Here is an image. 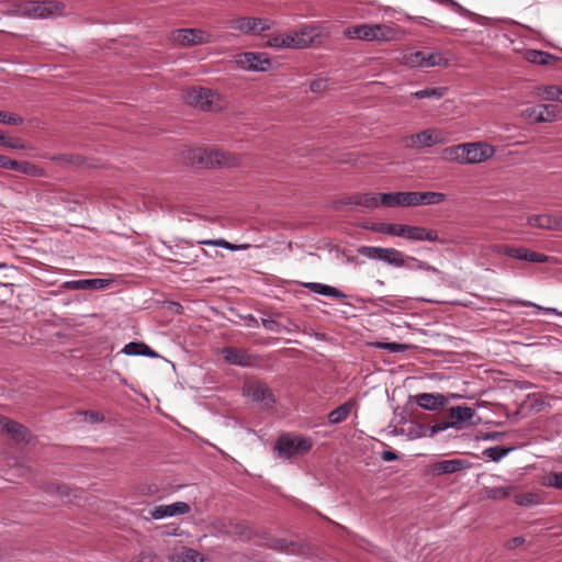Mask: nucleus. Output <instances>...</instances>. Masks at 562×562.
Here are the masks:
<instances>
[{
  "label": "nucleus",
  "mask_w": 562,
  "mask_h": 562,
  "mask_svg": "<svg viewBox=\"0 0 562 562\" xmlns=\"http://www.w3.org/2000/svg\"><path fill=\"white\" fill-rule=\"evenodd\" d=\"M0 145H3L11 149H23L24 148L23 142L18 137L3 136V140H1Z\"/></svg>",
  "instance_id": "nucleus-50"
},
{
  "label": "nucleus",
  "mask_w": 562,
  "mask_h": 562,
  "mask_svg": "<svg viewBox=\"0 0 562 562\" xmlns=\"http://www.w3.org/2000/svg\"><path fill=\"white\" fill-rule=\"evenodd\" d=\"M404 16L407 21H414L416 22L417 24L422 25V26H425V27H428V26H431V25H435L436 22L426 18V16H422V15H411L408 13H404Z\"/></svg>",
  "instance_id": "nucleus-49"
},
{
  "label": "nucleus",
  "mask_w": 562,
  "mask_h": 562,
  "mask_svg": "<svg viewBox=\"0 0 562 562\" xmlns=\"http://www.w3.org/2000/svg\"><path fill=\"white\" fill-rule=\"evenodd\" d=\"M0 426L2 427L3 430H5L7 434H9L12 437L13 440L18 442L26 441L29 439L27 429L16 422L10 420L7 417L1 416Z\"/></svg>",
  "instance_id": "nucleus-22"
},
{
  "label": "nucleus",
  "mask_w": 562,
  "mask_h": 562,
  "mask_svg": "<svg viewBox=\"0 0 562 562\" xmlns=\"http://www.w3.org/2000/svg\"><path fill=\"white\" fill-rule=\"evenodd\" d=\"M405 260H406V265H404V268H406L408 270H425V271H429L432 273H440V271L436 267L430 266L426 261H422L417 258L409 257V256H406Z\"/></svg>",
  "instance_id": "nucleus-34"
},
{
  "label": "nucleus",
  "mask_w": 562,
  "mask_h": 562,
  "mask_svg": "<svg viewBox=\"0 0 562 562\" xmlns=\"http://www.w3.org/2000/svg\"><path fill=\"white\" fill-rule=\"evenodd\" d=\"M525 543V538L524 537H515V538H512L509 539L507 542H506V548L509 549V550H513L519 546H522Z\"/></svg>",
  "instance_id": "nucleus-56"
},
{
  "label": "nucleus",
  "mask_w": 562,
  "mask_h": 562,
  "mask_svg": "<svg viewBox=\"0 0 562 562\" xmlns=\"http://www.w3.org/2000/svg\"><path fill=\"white\" fill-rule=\"evenodd\" d=\"M330 34L323 23H307L297 30L267 35L266 45L278 49H301L321 44Z\"/></svg>",
  "instance_id": "nucleus-1"
},
{
  "label": "nucleus",
  "mask_w": 562,
  "mask_h": 562,
  "mask_svg": "<svg viewBox=\"0 0 562 562\" xmlns=\"http://www.w3.org/2000/svg\"><path fill=\"white\" fill-rule=\"evenodd\" d=\"M548 485L562 490V472L552 473L547 479Z\"/></svg>",
  "instance_id": "nucleus-52"
},
{
  "label": "nucleus",
  "mask_w": 562,
  "mask_h": 562,
  "mask_svg": "<svg viewBox=\"0 0 562 562\" xmlns=\"http://www.w3.org/2000/svg\"><path fill=\"white\" fill-rule=\"evenodd\" d=\"M495 154V147L482 142L465 143V165H475L488 160Z\"/></svg>",
  "instance_id": "nucleus-13"
},
{
  "label": "nucleus",
  "mask_w": 562,
  "mask_h": 562,
  "mask_svg": "<svg viewBox=\"0 0 562 562\" xmlns=\"http://www.w3.org/2000/svg\"><path fill=\"white\" fill-rule=\"evenodd\" d=\"M406 239L414 241H439L438 233L435 229H429L423 226H411L407 228Z\"/></svg>",
  "instance_id": "nucleus-24"
},
{
  "label": "nucleus",
  "mask_w": 562,
  "mask_h": 562,
  "mask_svg": "<svg viewBox=\"0 0 562 562\" xmlns=\"http://www.w3.org/2000/svg\"><path fill=\"white\" fill-rule=\"evenodd\" d=\"M173 43L182 46H193L212 42V36L200 29H181L171 34Z\"/></svg>",
  "instance_id": "nucleus-10"
},
{
  "label": "nucleus",
  "mask_w": 562,
  "mask_h": 562,
  "mask_svg": "<svg viewBox=\"0 0 562 562\" xmlns=\"http://www.w3.org/2000/svg\"><path fill=\"white\" fill-rule=\"evenodd\" d=\"M224 360L231 364L239 367H250L252 364L251 357L245 351L235 348H223L221 351Z\"/></svg>",
  "instance_id": "nucleus-23"
},
{
  "label": "nucleus",
  "mask_w": 562,
  "mask_h": 562,
  "mask_svg": "<svg viewBox=\"0 0 562 562\" xmlns=\"http://www.w3.org/2000/svg\"><path fill=\"white\" fill-rule=\"evenodd\" d=\"M382 460L386 461V462H391V461H394L397 459V456L395 452L393 451H390V450H385L382 452V456H381Z\"/></svg>",
  "instance_id": "nucleus-59"
},
{
  "label": "nucleus",
  "mask_w": 562,
  "mask_h": 562,
  "mask_svg": "<svg viewBox=\"0 0 562 562\" xmlns=\"http://www.w3.org/2000/svg\"><path fill=\"white\" fill-rule=\"evenodd\" d=\"M143 355L142 356H146V357H150V358H156L158 357L157 352L154 351L153 349H150L146 344L143 342Z\"/></svg>",
  "instance_id": "nucleus-60"
},
{
  "label": "nucleus",
  "mask_w": 562,
  "mask_h": 562,
  "mask_svg": "<svg viewBox=\"0 0 562 562\" xmlns=\"http://www.w3.org/2000/svg\"><path fill=\"white\" fill-rule=\"evenodd\" d=\"M244 394L254 402L260 404L263 408H271L274 404V397L270 389L261 382H247L244 385Z\"/></svg>",
  "instance_id": "nucleus-12"
},
{
  "label": "nucleus",
  "mask_w": 562,
  "mask_h": 562,
  "mask_svg": "<svg viewBox=\"0 0 562 562\" xmlns=\"http://www.w3.org/2000/svg\"><path fill=\"white\" fill-rule=\"evenodd\" d=\"M441 133L435 130H425L417 134L411 135L407 139V146L411 147H430L435 144L442 143Z\"/></svg>",
  "instance_id": "nucleus-17"
},
{
  "label": "nucleus",
  "mask_w": 562,
  "mask_h": 562,
  "mask_svg": "<svg viewBox=\"0 0 562 562\" xmlns=\"http://www.w3.org/2000/svg\"><path fill=\"white\" fill-rule=\"evenodd\" d=\"M376 347L392 353L404 352L408 349L407 345L398 342H378Z\"/></svg>",
  "instance_id": "nucleus-44"
},
{
  "label": "nucleus",
  "mask_w": 562,
  "mask_h": 562,
  "mask_svg": "<svg viewBox=\"0 0 562 562\" xmlns=\"http://www.w3.org/2000/svg\"><path fill=\"white\" fill-rule=\"evenodd\" d=\"M273 22L269 19L255 16H239L228 21V26L244 35L259 36L269 31Z\"/></svg>",
  "instance_id": "nucleus-7"
},
{
  "label": "nucleus",
  "mask_w": 562,
  "mask_h": 562,
  "mask_svg": "<svg viewBox=\"0 0 562 562\" xmlns=\"http://www.w3.org/2000/svg\"><path fill=\"white\" fill-rule=\"evenodd\" d=\"M448 66V60L439 52L426 53L425 67Z\"/></svg>",
  "instance_id": "nucleus-41"
},
{
  "label": "nucleus",
  "mask_w": 562,
  "mask_h": 562,
  "mask_svg": "<svg viewBox=\"0 0 562 562\" xmlns=\"http://www.w3.org/2000/svg\"><path fill=\"white\" fill-rule=\"evenodd\" d=\"M490 250L499 256H506L509 258H514L517 260H524L528 262H539L544 263L548 262V256L531 251L525 247H513L505 244H495L490 246Z\"/></svg>",
  "instance_id": "nucleus-8"
},
{
  "label": "nucleus",
  "mask_w": 562,
  "mask_h": 562,
  "mask_svg": "<svg viewBox=\"0 0 562 562\" xmlns=\"http://www.w3.org/2000/svg\"><path fill=\"white\" fill-rule=\"evenodd\" d=\"M426 53L417 50L404 56L405 64L411 67H425Z\"/></svg>",
  "instance_id": "nucleus-40"
},
{
  "label": "nucleus",
  "mask_w": 562,
  "mask_h": 562,
  "mask_svg": "<svg viewBox=\"0 0 562 562\" xmlns=\"http://www.w3.org/2000/svg\"><path fill=\"white\" fill-rule=\"evenodd\" d=\"M371 5L379 7L385 15H394L395 13H402V10L390 7V5H381L375 1H369Z\"/></svg>",
  "instance_id": "nucleus-54"
},
{
  "label": "nucleus",
  "mask_w": 562,
  "mask_h": 562,
  "mask_svg": "<svg viewBox=\"0 0 562 562\" xmlns=\"http://www.w3.org/2000/svg\"><path fill=\"white\" fill-rule=\"evenodd\" d=\"M111 279H80L66 281L63 284L67 290H102L111 284Z\"/></svg>",
  "instance_id": "nucleus-20"
},
{
  "label": "nucleus",
  "mask_w": 562,
  "mask_h": 562,
  "mask_svg": "<svg viewBox=\"0 0 562 562\" xmlns=\"http://www.w3.org/2000/svg\"><path fill=\"white\" fill-rule=\"evenodd\" d=\"M9 170H15L24 175L36 176L38 175V168L29 161H18L10 159L8 165Z\"/></svg>",
  "instance_id": "nucleus-33"
},
{
  "label": "nucleus",
  "mask_w": 562,
  "mask_h": 562,
  "mask_svg": "<svg viewBox=\"0 0 562 562\" xmlns=\"http://www.w3.org/2000/svg\"><path fill=\"white\" fill-rule=\"evenodd\" d=\"M65 7L56 1H23L15 5L16 15L31 19H47L64 14Z\"/></svg>",
  "instance_id": "nucleus-3"
},
{
  "label": "nucleus",
  "mask_w": 562,
  "mask_h": 562,
  "mask_svg": "<svg viewBox=\"0 0 562 562\" xmlns=\"http://www.w3.org/2000/svg\"><path fill=\"white\" fill-rule=\"evenodd\" d=\"M516 303L524 305V306H532V307L537 308L538 311H542L547 314H554V315L562 316V312L558 311L554 307H543V306L532 303L530 301H524V300H517Z\"/></svg>",
  "instance_id": "nucleus-47"
},
{
  "label": "nucleus",
  "mask_w": 562,
  "mask_h": 562,
  "mask_svg": "<svg viewBox=\"0 0 562 562\" xmlns=\"http://www.w3.org/2000/svg\"><path fill=\"white\" fill-rule=\"evenodd\" d=\"M143 348V342L132 341L124 346L122 352L127 356H142L144 353Z\"/></svg>",
  "instance_id": "nucleus-45"
},
{
  "label": "nucleus",
  "mask_w": 562,
  "mask_h": 562,
  "mask_svg": "<svg viewBox=\"0 0 562 562\" xmlns=\"http://www.w3.org/2000/svg\"><path fill=\"white\" fill-rule=\"evenodd\" d=\"M81 415L91 423H98L102 419L99 413L92 411L82 412Z\"/></svg>",
  "instance_id": "nucleus-57"
},
{
  "label": "nucleus",
  "mask_w": 562,
  "mask_h": 562,
  "mask_svg": "<svg viewBox=\"0 0 562 562\" xmlns=\"http://www.w3.org/2000/svg\"><path fill=\"white\" fill-rule=\"evenodd\" d=\"M415 403L425 411L436 412L448 404V398L439 393H420L415 395Z\"/></svg>",
  "instance_id": "nucleus-18"
},
{
  "label": "nucleus",
  "mask_w": 562,
  "mask_h": 562,
  "mask_svg": "<svg viewBox=\"0 0 562 562\" xmlns=\"http://www.w3.org/2000/svg\"><path fill=\"white\" fill-rule=\"evenodd\" d=\"M449 32L453 35H463L467 30L465 29H449Z\"/></svg>",
  "instance_id": "nucleus-64"
},
{
  "label": "nucleus",
  "mask_w": 562,
  "mask_h": 562,
  "mask_svg": "<svg viewBox=\"0 0 562 562\" xmlns=\"http://www.w3.org/2000/svg\"><path fill=\"white\" fill-rule=\"evenodd\" d=\"M559 108L553 104H538L521 111L520 116L531 123L553 122L559 114Z\"/></svg>",
  "instance_id": "nucleus-11"
},
{
  "label": "nucleus",
  "mask_w": 562,
  "mask_h": 562,
  "mask_svg": "<svg viewBox=\"0 0 562 562\" xmlns=\"http://www.w3.org/2000/svg\"><path fill=\"white\" fill-rule=\"evenodd\" d=\"M202 161L204 159L201 157ZM206 165L218 166V167H231L233 162L229 161L227 155L223 151H211L209 155V159L205 160Z\"/></svg>",
  "instance_id": "nucleus-35"
},
{
  "label": "nucleus",
  "mask_w": 562,
  "mask_h": 562,
  "mask_svg": "<svg viewBox=\"0 0 562 562\" xmlns=\"http://www.w3.org/2000/svg\"><path fill=\"white\" fill-rule=\"evenodd\" d=\"M191 507L186 502H176L167 505H158L155 506L150 510V516L153 519L159 520L167 517H173L179 515H184L190 512Z\"/></svg>",
  "instance_id": "nucleus-16"
},
{
  "label": "nucleus",
  "mask_w": 562,
  "mask_h": 562,
  "mask_svg": "<svg viewBox=\"0 0 562 562\" xmlns=\"http://www.w3.org/2000/svg\"><path fill=\"white\" fill-rule=\"evenodd\" d=\"M170 562H203V558L195 550L180 547L169 554Z\"/></svg>",
  "instance_id": "nucleus-25"
},
{
  "label": "nucleus",
  "mask_w": 562,
  "mask_h": 562,
  "mask_svg": "<svg viewBox=\"0 0 562 562\" xmlns=\"http://www.w3.org/2000/svg\"><path fill=\"white\" fill-rule=\"evenodd\" d=\"M396 224L389 223L386 227V235L395 236Z\"/></svg>",
  "instance_id": "nucleus-61"
},
{
  "label": "nucleus",
  "mask_w": 562,
  "mask_h": 562,
  "mask_svg": "<svg viewBox=\"0 0 562 562\" xmlns=\"http://www.w3.org/2000/svg\"><path fill=\"white\" fill-rule=\"evenodd\" d=\"M9 161H10V158L0 155V167L1 168L8 169Z\"/></svg>",
  "instance_id": "nucleus-62"
},
{
  "label": "nucleus",
  "mask_w": 562,
  "mask_h": 562,
  "mask_svg": "<svg viewBox=\"0 0 562 562\" xmlns=\"http://www.w3.org/2000/svg\"><path fill=\"white\" fill-rule=\"evenodd\" d=\"M447 89L446 88H426L423 90H418L414 92L412 95L417 99H425V98H434V99H440L445 95Z\"/></svg>",
  "instance_id": "nucleus-38"
},
{
  "label": "nucleus",
  "mask_w": 562,
  "mask_h": 562,
  "mask_svg": "<svg viewBox=\"0 0 562 562\" xmlns=\"http://www.w3.org/2000/svg\"><path fill=\"white\" fill-rule=\"evenodd\" d=\"M376 31H379V23H363L345 29L342 34L350 40L376 43Z\"/></svg>",
  "instance_id": "nucleus-14"
},
{
  "label": "nucleus",
  "mask_w": 562,
  "mask_h": 562,
  "mask_svg": "<svg viewBox=\"0 0 562 562\" xmlns=\"http://www.w3.org/2000/svg\"><path fill=\"white\" fill-rule=\"evenodd\" d=\"M467 468V462L460 459L443 460L435 464L434 471L437 474H451Z\"/></svg>",
  "instance_id": "nucleus-29"
},
{
  "label": "nucleus",
  "mask_w": 562,
  "mask_h": 562,
  "mask_svg": "<svg viewBox=\"0 0 562 562\" xmlns=\"http://www.w3.org/2000/svg\"><path fill=\"white\" fill-rule=\"evenodd\" d=\"M475 411L468 406H453L449 409V417L454 429H462L465 425H471Z\"/></svg>",
  "instance_id": "nucleus-19"
},
{
  "label": "nucleus",
  "mask_w": 562,
  "mask_h": 562,
  "mask_svg": "<svg viewBox=\"0 0 562 562\" xmlns=\"http://www.w3.org/2000/svg\"><path fill=\"white\" fill-rule=\"evenodd\" d=\"M525 59L535 65H549L555 61L558 57L543 50L529 49L525 53Z\"/></svg>",
  "instance_id": "nucleus-30"
},
{
  "label": "nucleus",
  "mask_w": 562,
  "mask_h": 562,
  "mask_svg": "<svg viewBox=\"0 0 562 562\" xmlns=\"http://www.w3.org/2000/svg\"><path fill=\"white\" fill-rule=\"evenodd\" d=\"M542 97L547 101L562 102V89L557 86H547L543 88Z\"/></svg>",
  "instance_id": "nucleus-43"
},
{
  "label": "nucleus",
  "mask_w": 562,
  "mask_h": 562,
  "mask_svg": "<svg viewBox=\"0 0 562 562\" xmlns=\"http://www.w3.org/2000/svg\"><path fill=\"white\" fill-rule=\"evenodd\" d=\"M305 288H307L313 293L324 295V296H330L336 299H346L347 295L342 293L337 288H334L328 284L319 283V282H308L305 284Z\"/></svg>",
  "instance_id": "nucleus-28"
},
{
  "label": "nucleus",
  "mask_w": 562,
  "mask_h": 562,
  "mask_svg": "<svg viewBox=\"0 0 562 562\" xmlns=\"http://www.w3.org/2000/svg\"><path fill=\"white\" fill-rule=\"evenodd\" d=\"M203 244L205 245H212V246H220L222 248L228 249L231 251H237V250H246L248 249L249 245H234L225 239H215V240H204Z\"/></svg>",
  "instance_id": "nucleus-42"
},
{
  "label": "nucleus",
  "mask_w": 562,
  "mask_h": 562,
  "mask_svg": "<svg viewBox=\"0 0 562 562\" xmlns=\"http://www.w3.org/2000/svg\"><path fill=\"white\" fill-rule=\"evenodd\" d=\"M312 447V441L302 436L283 434L276 442V451L279 458L291 459L306 453Z\"/></svg>",
  "instance_id": "nucleus-4"
},
{
  "label": "nucleus",
  "mask_w": 562,
  "mask_h": 562,
  "mask_svg": "<svg viewBox=\"0 0 562 562\" xmlns=\"http://www.w3.org/2000/svg\"><path fill=\"white\" fill-rule=\"evenodd\" d=\"M23 122L21 116L13 113H7L0 110V123L7 125H19Z\"/></svg>",
  "instance_id": "nucleus-46"
},
{
  "label": "nucleus",
  "mask_w": 562,
  "mask_h": 562,
  "mask_svg": "<svg viewBox=\"0 0 562 562\" xmlns=\"http://www.w3.org/2000/svg\"><path fill=\"white\" fill-rule=\"evenodd\" d=\"M342 203L345 205H350L356 209H363V210H374L379 206H383L381 204V194L368 192V193H359L353 194L348 198H346Z\"/></svg>",
  "instance_id": "nucleus-15"
},
{
  "label": "nucleus",
  "mask_w": 562,
  "mask_h": 562,
  "mask_svg": "<svg viewBox=\"0 0 562 562\" xmlns=\"http://www.w3.org/2000/svg\"><path fill=\"white\" fill-rule=\"evenodd\" d=\"M527 223L531 227L542 229H562V217L550 214L530 215L527 217Z\"/></svg>",
  "instance_id": "nucleus-21"
},
{
  "label": "nucleus",
  "mask_w": 562,
  "mask_h": 562,
  "mask_svg": "<svg viewBox=\"0 0 562 562\" xmlns=\"http://www.w3.org/2000/svg\"><path fill=\"white\" fill-rule=\"evenodd\" d=\"M327 79L326 78H316L311 82L310 89L312 92H323L327 88Z\"/></svg>",
  "instance_id": "nucleus-51"
},
{
  "label": "nucleus",
  "mask_w": 562,
  "mask_h": 562,
  "mask_svg": "<svg viewBox=\"0 0 562 562\" xmlns=\"http://www.w3.org/2000/svg\"><path fill=\"white\" fill-rule=\"evenodd\" d=\"M449 428H452V425L450 422H440L430 427H427V434H428V437H432L436 434L445 431Z\"/></svg>",
  "instance_id": "nucleus-48"
},
{
  "label": "nucleus",
  "mask_w": 562,
  "mask_h": 562,
  "mask_svg": "<svg viewBox=\"0 0 562 562\" xmlns=\"http://www.w3.org/2000/svg\"><path fill=\"white\" fill-rule=\"evenodd\" d=\"M512 451V448H504L499 446L487 448L483 451V454L491 460L498 462L501 461L505 456H507Z\"/></svg>",
  "instance_id": "nucleus-39"
},
{
  "label": "nucleus",
  "mask_w": 562,
  "mask_h": 562,
  "mask_svg": "<svg viewBox=\"0 0 562 562\" xmlns=\"http://www.w3.org/2000/svg\"><path fill=\"white\" fill-rule=\"evenodd\" d=\"M512 487L496 486V487H487L485 490V497L493 501H502L509 497Z\"/></svg>",
  "instance_id": "nucleus-37"
},
{
  "label": "nucleus",
  "mask_w": 562,
  "mask_h": 562,
  "mask_svg": "<svg viewBox=\"0 0 562 562\" xmlns=\"http://www.w3.org/2000/svg\"><path fill=\"white\" fill-rule=\"evenodd\" d=\"M358 252L368 259L383 261L394 268H404L406 265V256L395 248L361 246Z\"/></svg>",
  "instance_id": "nucleus-6"
},
{
  "label": "nucleus",
  "mask_w": 562,
  "mask_h": 562,
  "mask_svg": "<svg viewBox=\"0 0 562 562\" xmlns=\"http://www.w3.org/2000/svg\"><path fill=\"white\" fill-rule=\"evenodd\" d=\"M407 228H408V225H404V224H396V232H395V236L396 237H402V238H406L407 236Z\"/></svg>",
  "instance_id": "nucleus-58"
},
{
  "label": "nucleus",
  "mask_w": 562,
  "mask_h": 562,
  "mask_svg": "<svg viewBox=\"0 0 562 562\" xmlns=\"http://www.w3.org/2000/svg\"><path fill=\"white\" fill-rule=\"evenodd\" d=\"M234 60L238 67L248 71H267L271 66L265 53L245 52L235 55Z\"/></svg>",
  "instance_id": "nucleus-9"
},
{
  "label": "nucleus",
  "mask_w": 562,
  "mask_h": 562,
  "mask_svg": "<svg viewBox=\"0 0 562 562\" xmlns=\"http://www.w3.org/2000/svg\"><path fill=\"white\" fill-rule=\"evenodd\" d=\"M184 100L190 105L204 111H218L222 109V101L218 93L209 88H190L186 91Z\"/></svg>",
  "instance_id": "nucleus-5"
},
{
  "label": "nucleus",
  "mask_w": 562,
  "mask_h": 562,
  "mask_svg": "<svg viewBox=\"0 0 562 562\" xmlns=\"http://www.w3.org/2000/svg\"><path fill=\"white\" fill-rule=\"evenodd\" d=\"M402 31L393 24H380L376 31V43H391L400 40Z\"/></svg>",
  "instance_id": "nucleus-26"
},
{
  "label": "nucleus",
  "mask_w": 562,
  "mask_h": 562,
  "mask_svg": "<svg viewBox=\"0 0 562 562\" xmlns=\"http://www.w3.org/2000/svg\"><path fill=\"white\" fill-rule=\"evenodd\" d=\"M401 434L405 435L408 439L428 437L427 426L418 423H409L407 427L401 429Z\"/></svg>",
  "instance_id": "nucleus-32"
},
{
  "label": "nucleus",
  "mask_w": 562,
  "mask_h": 562,
  "mask_svg": "<svg viewBox=\"0 0 562 562\" xmlns=\"http://www.w3.org/2000/svg\"><path fill=\"white\" fill-rule=\"evenodd\" d=\"M446 194L441 192H390L381 193L384 207L435 205L442 203Z\"/></svg>",
  "instance_id": "nucleus-2"
},
{
  "label": "nucleus",
  "mask_w": 562,
  "mask_h": 562,
  "mask_svg": "<svg viewBox=\"0 0 562 562\" xmlns=\"http://www.w3.org/2000/svg\"><path fill=\"white\" fill-rule=\"evenodd\" d=\"M389 223H380L379 228H372L373 232L386 234V227Z\"/></svg>",
  "instance_id": "nucleus-63"
},
{
  "label": "nucleus",
  "mask_w": 562,
  "mask_h": 562,
  "mask_svg": "<svg viewBox=\"0 0 562 562\" xmlns=\"http://www.w3.org/2000/svg\"><path fill=\"white\" fill-rule=\"evenodd\" d=\"M515 503L522 507H531L541 503V497L537 493H524L515 496Z\"/></svg>",
  "instance_id": "nucleus-36"
},
{
  "label": "nucleus",
  "mask_w": 562,
  "mask_h": 562,
  "mask_svg": "<svg viewBox=\"0 0 562 562\" xmlns=\"http://www.w3.org/2000/svg\"><path fill=\"white\" fill-rule=\"evenodd\" d=\"M352 405L353 404L351 402H347V403L338 406L334 411H331L328 414V422L330 424H339V423L346 420L351 412Z\"/></svg>",
  "instance_id": "nucleus-31"
},
{
  "label": "nucleus",
  "mask_w": 562,
  "mask_h": 562,
  "mask_svg": "<svg viewBox=\"0 0 562 562\" xmlns=\"http://www.w3.org/2000/svg\"><path fill=\"white\" fill-rule=\"evenodd\" d=\"M135 562H158V558L153 552L144 551L137 557Z\"/></svg>",
  "instance_id": "nucleus-55"
},
{
  "label": "nucleus",
  "mask_w": 562,
  "mask_h": 562,
  "mask_svg": "<svg viewBox=\"0 0 562 562\" xmlns=\"http://www.w3.org/2000/svg\"><path fill=\"white\" fill-rule=\"evenodd\" d=\"M465 143L456 146L446 147L441 151V159L448 162H458L465 165Z\"/></svg>",
  "instance_id": "nucleus-27"
},
{
  "label": "nucleus",
  "mask_w": 562,
  "mask_h": 562,
  "mask_svg": "<svg viewBox=\"0 0 562 562\" xmlns=\"http://www.w3.org/2000/svg\"><path fill=\"white\" fill-rule=\"evenodd\" d=\"M262 325L266 329L273 331V333H280L281 331V325L276 322L274 319L267 318L262 319Z\"/></svg>",
  "instance_id": "nucleus-53"
}]
</instances>
